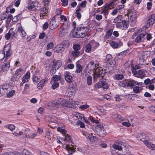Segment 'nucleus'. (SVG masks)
Here are the masks:
<instances>
[{"instance_id":"nucleus-1","label":"nucleus","mask_w":155,"mask_h":155,"mask_svg":"<svg viewBox=\"0 0 155 155\" xmlns=\"http://www.w3.org/2000/svg\"><path fill=\"white\" fill-rule=\"evenodd\" d=\"M68 101L67 99L59 98L49 102L48 105L50 109H56L61 107L69 106Z\"/></svg>"},{"instance_id":"nucleus-2","label":"nucleus","mask_w":155,"mask_h":155,"mask_svg":"<svg viewBox=\"0 0 155 155\" xmlns=\"http://www.w3.org/2000/svg\"><path fill=\"white\" fill-rule=\"evenodd\" d=\"M89 31L87 27H78L76 30H72L71 32V36L74 38H84L87 34Z\"/></svg>"},{"instance_id":"nucleus-3","label":"nucleus","mask_w":155,"mask_h":155,"mask_svg":"<svg viewBox=\"0 0 155 155\" xmlns=\"http://www.w3.org/2000/svg\"><path fill=\"white\" fill-rule=\"evenodd\" d=\"M137 54L138 57L139 59L140 64L141 65L145 64V61L148 57L147 52L141 51L138 52Z\"/></svg>"},{"instance_id":"nucleus-4","label":"nucleus","mask_w":155,"mask_h":155,"mask_svg":"<svg viewBox=\"0 0 155 155\" xmlns=\"http://www.w3.org/2000/svg\"><path fill=\"white\" fill-rule=\"evenodd\" d=\"M3 52L5 54V59L11 60L10 57L12 54V51L11 50L10 45L9 44L5 45L3 48Z\"/></svg>"},{"instance_id":"nucleus-5","label":"nucleus","mask_w":155,"mask_h":155,"mask_svg":"<svg viewBox=\"0 0 155 155\" xmlns=\"http://www.w3.org/2000/svg\"><path fill=\"white\" fill-rule=\"evenodd\" d=\"M37 135V133H33V132L28 129L24 131V137L26 138H33Z\"/></svg>"},{"instance_id":"nucleus-6","label":"nucleus","mask_w":155,"mask_h":155,"mask_svg":"<svg viewBox=\"0 0 155 155\" xmlns=\"http://www.w3.org/2000/svg\"><path fill=\"white\" fill-rule=\"evenodd\" d=\"M94 72L93 78L94 79H97L99 78L101 75V77H103L104 73L103 71L102 70L101 68L97 67L96 70L94 71Z\"/></svg>"},{"instance_id":"nucleus-7","label":"nucleus","mask_w":155,"mask_h":155,"mask_svg":"<svg viewBox=\"0 0 155 155\" xmlns=\"http://www.w3.org/2000/svg\"><path fill=\"white\" fill-rule=\"evenodd\" d=\"M10 59H5L3 64L1 65L2 71L3 72H6L9 70L10 66Z\"/></svg>"},{"instance_id":"nucleus-8","label":"nucleus","mask_w":155,"mask_h":155,"mask_svg":"<svg viewBox=\"0 0 155 155\" xmlns=\"http://www.w3.org/2000/svg\"><path fill=\"white\" fill-rule=\"evenodd\" d=\"M59 25L58 21L56 20L55 17H54L51 19L49 24V26L51 29H53L56 28Z\"/></svg>"},{"instance_id":"nucleus-9","label":"nucleus","mask_w":155,"mask_h":155,"mask_svg":"<svg viewBox=\"0 0 155 155\" xmlns=\"http://www.w3.org/2000/svg\"><path fill=\"white\" fill-rule=\"evenodd\" d=\"M142 83L138 82L136 81L130 79L128 81L127 87H130V88H132L134 86L136 85L141 86Z\"/></svg>"},{"instance_id":"nucleus-10","label":"nucleus","mask_w":155,"mask_h":155,"mask_svg":"<svg viewBox=\"0 0 155 155\" xmlns=\"http://www.w3.org/2000/svg\"><path fill=\"white\" fill-rule=\"evenodd\" d=\"M69 25L67 23V27L64 28L62 29H60L59 31V35L60 37H63L68 32Z\"/></svg>"},{"instance_id":"nucleus-11","label":"nucleus","mask_w":155,"mask_h":155,"mask_svg":"<svg viewBox=\"0 0 155 155\" xmlns=\"http://www.w3.org/2000/svg\"><path fill=\"white\" fill-rule=\"evenodd\" d=\"M106 80L105 79H102L100 80V81L96 84V86L98 88L102 87L104 89H107L106 86Z\"/></svg>"},{"instance_id":"nucleus-12","label":"nucleus","mask_w":155,"mask_h":155,"mask_svg":"<svg viewBox=\"0 0 155 155\" xmlns=\"http://www.w3.org/2000/svg\"><path fill=\"white\" fill-rule=\"evenodd\" d=\"M45 119L47 121L56 123L57 121L56 117L52 115H47L45 117Z\"/></svg>"},{"instance_id":"nucleus-13","label":"nucleus","mask_w":155,"mask_h":155,"mask_svg":"<svg viewBox=\"0 0 155 155\" xmlns=\"http://www.w3.org/2000/svg\"><path fill=\"white\" fill-rule=\"evenodd\" d=\"M146 35V32H143L139 35L135 39V41L136 42L139 43L143 41Z\"/></svg>"},{"instance_id":"nucleus-14","label":"nucleus","mask_w":155,"mask_h":155,"mask_svg":"<svg viewBox=\"0 0 155 155\" xmlns=\"http://www.w3.org/2000/svg\"><path fill=\"white\" fill-rule=\"evenodd\" d=\"M18 29L17 31V34H19L21 37H24L26 35V33L24 31L20 24L18 25Z\"/></svg>"},{"instance_id":"nucleus-15","label":"nucleus","mask_w":155,"mask_h":155,"mask_svg":"<svg viewBox=\"0 0 155 155\" xmlns=\"http://www.w3.org/2000/svg\"><path fill=\"white\" fill-rule=\"evenodd\" d=\"M48 81L47 78L41 80L37 85L38 89L40 90L42 89L45 84L47 83Z\"/></svg>"},{"instance_id":"nucleus-16","label":"nucleus","mask_w":155,"mask_h":155,"mask_svg":"<svg viewBox=\"0 0 155 155\" xmlns=\"http://www.w3.org/2000/svg\"><path fill=\"white\" fill-rule=\"evenodd\" d=\"M155 14H153L149 17L147 21V23L148 26L152 25L155 22Z\"/></svg>"},{"instance_id":"nucleus-17","label":"nucleus","mask_w":155,"mask_h":155,"mask_svg":"<svg viewBox=\"0 0 155 155\" xmlns=\"http://www.w3.org/2000/svg\"><path fill=\"white\" fill-rule=\"evenodd\" d=\"M64 77L67 82L70 83L72 82L73 78L69 72H65L64 74Z\"/></svg>"},{"instance_id":"nucleus-18","label":"nucleus","mask_w":155,"mask_h":155,"mask_svg":"<svg viewBox=\"0 0 155 155\" xmlns=\"http://www.w3.org/2000/svg\"><path fill=\"white\" fill-rule=\"evenodd\" d=\"M87 65L89 66L90 71H94L96 70L97 67H99L98 64H94V62L93 61H91Z\"/></svg>"},{"instance_id":"nucleus-19","label":"nucleus","mask_w":155,"mask_h":155,"mask_svg":"<svg viewBox=\"0 0 155 155\" xmlns=\"http://www.w3.org/2000/svg\"><path fill=\"white\" fill-rule=\"evenodd\" d=\"M67 91L68 96L71 97L75 93V89L74 86L70 85L68 88Z\"/></svg>"},{"instance_id":"nucleus-20","label":"nucleus","mask_w":155,"mask_h":155,"mask_svg":"<svg viewBox=\"0 0 155 155\" xmlns=\"http://www.w3.org/2000/svg\"><path fill=\"white\" fill-rule=\"evenodd\" d=\"M65 148L69 154H72L74 152V146L72 144L71 145L68 144L66 145Z\"/></svg>"},{"instance_id":"nucleus-21","label":"nucleus","mask_w":155,"mask_h":155,"mask_svg":"<svg viewBox=\"0 0 155 155\" xmlns=\"http://www.w3.org/2000/svg\"><path fill=\"white\" fill-rule=\"evenodd\" d=\"M143 140V142L149 148L152 150H155V145L154 144L152 143L148 140L147 141H144V140Z\"/></svg>"},{"instance_id":"nucleus-22","label":"nucleus","mask_w":155,"mask_h":155,"mask_svg":"<svg viewBox=\"0 0 155 155\" xmlns=\"http://www.w3.org/2000/svg\"><path fill=\"white\" fill-rule=\"evenodd\" d=\"M115 64V61L113 58L108 60L107 61V66H109L108 69L112 71L113 69V67L114 66Z\"/></svg>"},{"instance_id":"nucleus-23","label":"nucleus","mask_w":155,"mask_h":155,"mask_svg":"<svg viewBox=\"0 0 155 155\" xmlns=\"http://www.w3.org/2000/svg\"><path fill=\"white\" fill-rule=\"evenodd\" d=\"M97 129L98 130L99 132L102 137H104L106 135V132L103 126L101 125H99L97 126Z\"/></svg>"},{"instance_id":"nucleus-24","label":"nucleus","mask_w":155,"mask_h":155,"mask_svg":"<svg viewBox=\"0 0 155 155\" xmlns=\"http://www.w3.org/2000/svg\"><path fill=\"white\" fill-rule=\"evenodd\" d=\"M40 16L41 18H44V17L46 16L47 14L48 10L46 7H43L41 8L40 10Z\"/></svg>"},{"instance_id":"nucleus-25","label":"nucleus","mask_w":155,"mask_h":155,"mask_svg":"<svg viewBox=\"0 0 155 155\" xmlns=\"http://www.w3.org/2000/svg\"><path fill=\"white\" fill-rule=\"evenodd\" d=\"M83 134L86 137L89 139V140L91 141H93L94 138H96L91 133L88 134L86 132H83Z\"/></svg>"},{"instance_id":"nucleus-26","label":"nucleus","mask_w":155,"mask_h":155,"mask_svg":"<svg viewBox=\"0 0 155 155\" xmlns=\"http://www.w3.org/2000/svg\"><path fill=\"white\" fill-rule=\"evenodd\" d=\"M62 65V62L60 60H58L54 63L52 69L55 70L58 69Z\"/></svg>"},{"instance_id":"nucleus-27","label":"nucleus","mask_w":155,"mask_h":155,"mask_svg":"<svg viewBox=\"0 0 155 155\" xmlns=\"http://www.w3.org/2000/svg\"><path fill=\"white\" fill-rule=\"evenodd\" d=\"M30 77V71L27 72L23 76L22 81L24 82H28L29 81Z\"/></svg>"},{"instance_id":"nucleus-28","label":"nucleus","mask_w":155,"mask_h":155,"mask_svg":"<svg viewBox=\"0 0 155 155\" xmlns=\"http://www.w3.org/2000/svg\"><path fill=\"white\" fill-rule=\"evenodd\" d=\"M0 88L1 89V91L2 96L7 93L8 91V87L7 86L4 85L1 86L0 87Z\"/></svg>"},{"instance_id":"nucleus-29","label":"nucleus","mask_w":155,"mask_h":155,"mask_svg":"<svg viewBox=\"0 0 155 155\" xmlns=\"http://www.w3.org/2000/svg\"><path fill=\"white\" fill-rule=\"evenodd\" d=\"M90 43L91 45L92 48L93 49V50L97 48L99 46V43L93 40L90 41Z\"/></svg>"},{"instance_id":"nucleus-30","label":"nucleus","mask_w":155,"mask_h":155,"mask_svg":"<svg viewBox=\"0 0 155 155\" xmlns=\"http://www.w3.org/2000/svg\"><path fill=\"white\" fill-rule=\"evenodd\" d=\"M54 51L57 53H61L64 51V49L60 44L58 45L54 49Z\"/></svg>"},{"instance_id":"nucleus-31","label":"nucleus","mask_w":155,"mask_h":155,"mask_svg":"<svg viewBox=\"0 0 155 155\" xmlns=\"http://www.w3.org/2000/svg\"><path fill=\"white\" fill-rule=\"evenodd\" d=\"M60 45H61L63 48L65 49L69 47L70 45V42L68 40H64L61 42Z\"/></svg>"},{"instance_id":"nucleus-32","label":"nucleus","mask_w":155,"mask_h":155,"mask_svg":"<svg viewBox=\"0 0 155 155\" xmlns=\"http://www.w3.org/2000/svg\"><path fill=\"white\" fill-rule=\"evenodd\" d=\"M145 76V74L143 70H139L138 71L137 77L143 78Z\"/></svg>"},{"instance_id":"nucleus-33","label":"nucleus","mask_w":155,"mask_h":155,"mask_svg":"<svg viewBox=\"0 0 155 155\" xmlns=\"http://www.w3.org/2000/svg\"><path fill=\"white\" fill-rule=\"evenodd\" d=\"M120 25L121 26V28L123 30L126 29L128 26V25L125 20L122 21L120 23Z\"/></svg>"},{"instance_id":"nucleus-34","label":"nucleus","mask_w":155,"mask_h":155,"mask_svg":"<svg viewBox=\"0 0 155 155\" xmlns=\"http://www.w3.org/2000/svg\"><path fill=\"white\" fill-rule=\"evenodd\" d=\"M36 3L32 2L29 6H28V8L29 10H35L36 9Z\"/></svg>"},{"instance_id":"nucleus-35","label":"nucleus","mask_w":155,"mask_h":155,"mask_svg":"<svg viewBox=\"0 0 155 155\" xmlns=\"http://www.w3.org/2000/svg\"><path fill=\"white\" fill-rule=\"evenodd\" d=\"M23 70L21 68L17 70L15 73L17 76L20 78L23 74Z\"/></svg>"},{"instance_id":"nucleus-36","label":"nucleus","mask_w":155,"mask_h":155,"mask_svg":"<svg viewBox=\"0 0 155 155\" xmlns=\"http://www.w3.org/2000/svg\"><path fill=\"white\" fill-rule=\"evenodd\" d=\"M15 93V90H12L9 91L6 94V97L7 98H10L12 97Z\"/></svg>"},{"instance_id":"nucleus-37","label":"nucleus","mask_w":155,"mask_h":155,"mask_svg":"<svg viewBox=\"0 0 155 155\" xmlns=\"http://www.w3.org/2000/svg\"><path fill=\"white\" fill-rule=\"evenodd\" d=\"M122 18L121 15H119L114 18V22L115 23H120Z\"/></svg>"},{"instance_id":"nucleus-38","label":"nucleus","mask_w":155,"mask_h":155,"mask_svg":"<svg viewBox=\"0 0 155 155\" xmlns=\"http://www.w3.org/2000/svg\"><path fill=\"white\" fill-rule=\"evenodd\" d=\"M142 136V138H140V140L143 142V140H144V141H147L148 140V137L145 134L142 133L141 134Z\"/></svg>"},{"instance_id":"nucleus-39","label":"nucleus","mask_w":155,"mask_h":155,"mask_svg":"<svg viewBox=\"0 0 155 155\" xmlns=\"http://www.w3.org/2000/svg\"><path fill=\"white\" fill-rule=\"evenodd\" d=\"M91 50L93 51L90 43H88L86 47L85 51L87 52H89Z\"/></svg>"},{"instance_id":"nucleus-40","label":"nucleus","mask_w":155,"mask_h":155,"mask_svg":"<svg viewBox=\"0 0 155 155\" xmlns=\"http://www.w3.org/2000/svg\"><path fill=\"white\" fill-rule=\"evenodd\" d=\"M82 70V67L81 65L79 64H77L76 65V72L80 73L81 72Z\"/></svg>"},{"instance_id":"nucleus-41","label":"nucleus","mask_w":155,"mask_h":155,"mask_svg":"<svg viewBox=\"0 0 155 155\" xmlns=\"http://www.w3.org/2000/svg\"><path fill=\"white\" fill-rule=\"evenodd\" d=\"M80 52L76 50H74L71 52V54L74 57L77 58L79 56Z\"/></svg>"},{"instance_id":"nucleus-42","label":"nucleus","mask_w":155,"mask_h":155,"mask_svg":"<svg viewBox=\"0 0 155 155\" xmlns=\"http://www.w3.org/2000/svg\"><path fill=\"white\" fill-rule=\"evenodd\" d=\"M128 81L124 80L122 81H120L119 83V85L120 86L124 87L127 86V87Z\"/></svg>"},{"instance_id":"nucleus-43","label":"nucleus","mask_w":155,"mask_h":155,"mask_svg":"<svg viewBox=\"0 0 155 155\" xmlns=\"http://www.w3.org/2000/svg\"><path fill=\"white\" fill-rule=\"evenodd\" d=\"M110 45L114 48H117L119 46L118 44L117 43L114 41H112L110 43Z\"/></svg>"},{"instance_id":"nucleus-44","label":"nucleus","mask_w":155,"mask_h":155,"mask_svg":"<svg viewBox=\"0 0 155 155\" xmlns=\"http://www.w3.org/2000/svg\"><path fill=\"white\" fill-rule=\"evenodd\" d=\"M6 127H7L10 130H13L15 128V126L12 124L6 125L4 126Z\"/></svg>"},{"instance_id":"nucleus-45","label":"nucleus","mask_w":155,"mask_h":155,"mask_svg":"<svg viewBox=\"0 0 155 155\" xmlns=\"http://www.w3.org/2000/svg\"><path fill=\"white\" fill-rule=\"evenodd\" d=\"M133 91L135 93L137 94L140 93L141 91V89L138 86L134 87L133 88Z\"/></svg>"},{"instance_id":"nucleus-46","label":"nucleus","mask_w":155,"mask_h":155,"mask_svg":"<svg viewBox=\"0 0 155 155\" xmlns=\"http://www.w3.org/2000/svg\"><path fill=\"white\" fill-rule=\"evenodd\" d=\"M20 78L17 76L15 74L13 75V76L11 78V81H12L14 82L15 81H17Z\"/></svg>"},{"instance_id":"nucleus-47","label":"nucleus","mask_w":155,"mask_h":155,"mask_svg":"<svg viewBox=\"0 0 155 155\" xmlns=\"http://www.w3.org/2000/svg\"><path fill=\"white\" fill-rule=\"evenodd\" d=\"M76 117L77 118L78 120V121H81L82 118H83L84 117V115L80 114L78 113L76 114Z\"/></svg>"},{"instance_id":"nucleus-48","label":"nucleus","mask_w":155,"mask_h":155,"mask_svg":"<svg viewBox=\"0 0 155 155\" xmlns=\"http://www.w3.org/2000/svg\"><path fill=\"white\" fill-rule=\"evenodd\" d=\"M9 34L10 35L11 37H14L15 38H16L17 37V34H16L14 31H13V29H11L9 31Z\"/></svg>"},{"instance_id":"nucleus-49","label":"nucleus","mask_w":155,"mask_h":155,"mask_svg":"<svg viewBox=\"0 0 155 155\" xmlns=\"http://www.w3.org/2000/svg\"><path fill=\"white\" fill-rule=\"evenodd\" d=\"M65 140L66 141H67L68 142H71V143L72 142V140L71 138V137L68 134H65Z\"/></svg>"},{"instance_id":"nucleus-50","label":"nucleus","mask_w":155,"mask_h":155,"mask_svg":"<svg viewBox=\"0 0 155 155\" xmlns=\"http://www.w3.org/2000/svg\"><path fill=\"white\" fill-rule=\"evenodd\" d=\"M114 78L117 80H121L124 78V76L123 74H117L115 76Z\"/></svg>"},{"instance_id":"nucleus-51","label":"nucleus","mask_w":155,"mask_h":155,"mask_svg":"<svg viewBox=\"0 0 155 155\" xmlns=\"http://www.w3.org/2000/svg\"><path fill=\"white\" fill-rule=\"evenodd\" d=\"M113 28L114 27H113V28H110L107 31V37L108 36V37H109L112 35Z\"/></svg>"},{"instance_id":"nucleus-52","label":"nucleus","mask_w":155,"mask_h":155,"mask_svg":"<svg viewBox=\"0 0 155 155\" xmlns=\"http://www.w3.org/2000/svg\"><path fill=\"white\" fill-rule=\"evenodd\" d=\"M73 48L74 50H76L79 51L81 49V47L79 45L75 44L73 45Z\"/></svg>"},{"instance_id":"nucleus-53","label":"nucleus","mask_w":155,"mask_h":155,"mask_svg":"<svg viewBox=\"0 0 155 155\" xmlns=\"http://www.w3.org/2000/svg\"><path fill=\"white\" fill-rule=\"evenodd\" d=\"M121 96L119 95H114V97L115 100L117 101H120L121 99Z\"/></svg>"},{"instance_id":"nucleus-54","label":"nucleus","mask_w":155,"mask_h":155,"mask_svg":"<svg viewBox=\"0 0 155 155\" xmlns=\"http://www.w3.org/2000/svg\"><path fill=\"white\" fill-rule=\"evenodd\" d=\"M113 147L114 149L119 150H121L122 149L121 147L119 145L114 144L113 145Z\"/></svg>"},{"instance_id":"nucleus-55","label":"nucleus","mask_w":155,"mask_h":155,"mask_svg":"<svg viewBox=\"0 0 155 155\" xmlns=\"http://www.w3.org/2000/svg\"><path fill=\"white\" fill-rule=\"evenodd\" d=\"M5 58V54H4L3 51H0V60H2L4 58Z\"/></svg>"},{"instance_id":"nucleus-56","label":"nucleus","mask_w":155,"mask_h":155,"mask_svg":"<svg viewBox=\"0 0 155 155\" xmlns=\"http://www.w3.org/2000/svg\"><path fill=\"white\" fill-rule=\"evenodd\" d=\"M1 18L2 20L7 19V15L6 13H2L1 15Z\"/></svg>"},{"instance_id":"nucleus-57","label":"nucleus","mask_w":155,"mask_h":155,"mask_svg":"<svg viewBox=\"0 0 155 155\" xmlns=\"http://www.w3.org/2000/svg\"><path fill=\"white\" fill-rule=\"evenodd\" d=\"M89 107V106L88 105L85 104L81 105L79 107V108L82 110H84L85 109L88 108Z\"/></svg>"},{"instance_id":"nucleus-58","label":"nucleus","mask_w":155,"mask_h":155,"mask_svg":"<svg viewBox=\"0 0 155 155\" xmlns=\"http://www.w3.org/2000/svg\"><path fill=\"white\" fill-rule=\"evenodd\" d=\"M92 83V77L89 76L87 77V84L88 85H90Z\"/></svg>"},{"instance_id":"nucleus-59","label":"nucleus","mask_w":155,"mask_h":155,"mask_svg":"<svg viewBox=\"0 0 155 155\" xmlns=\"http://www.w3.org/2000/svg\"><path fill=\"white\" fill-rule=\"evenodd\" d=\"M122 125L126 127H130L131 126V124L128 122H124L122 123Z\"/></svg>"},{"instance_id":"nucleus-60","label":"nucleus","mask_w":155,"mask_h":155,"mask_svg":"<svg viewBox=\"0 0 155 155\" xmlns=\"http://www.w3.org/2000/svg\"><path fill=\"white\" fill-rule=\"evenodd\" d=\"M52 78L54 81H57L60 79V77L59 75H55Z\"/></svg>"},{"instance_id":"nucleus-61","label":"nucleus","mask_w":155,"mask_h":155,"mask_svg":"<svg viewBox=\"0 0 155 155\" xmlns=\"http://www.w3.org/2000/svg\"><path fill=\"white\" fill-rule=\"evenodd\" d=\"M147 87L149 89L151 90H153L154 89V84L151 83H150Z\"/></svg>"},{"instance_id":"nucleus-62","label":"nucleus","mask_w":155,"mask_h":155,"mask_svg":"<svg viewBox=\"0 0 155 155\" xmlns=\"http://www.w3.org/2000/svg\"><path fill=\"white\" fill-rule=\"evenodd\" d=\"M116 115L117 116L116 118L120 122L124 120V118L120 116V115L117 114H116Z\"/></svg>"},{"instance_id":"nucleus-63","label":"nucleus","mask_w":155,"mask_h":155,"mask_svg":"<svg viewBox=\"0 0 155 155\" xmlns=\"http://www.w3.org/2000/svg\"><path fill=\"white\" fill-rule=\"evenodd\" d=\"M59 84L57 82H55L52 86V88L54 89L57 88L59 86Z\"/></svg>"},{"instance_id":"nucleus-64","label":"nucleus","mask_w":155,"mask_h":155,"mask_svg":"<svg viewBox=\"0 0 155 155\" xmlns=\"http://www.w3.org/2000/svg\"><path fill=\"white\" fill-rule=\"evenodd\" d=\"M22 155H31L27 150L24 149L22 151Z\"/></svg>"}]
</instances>
